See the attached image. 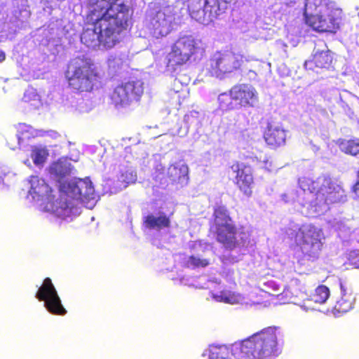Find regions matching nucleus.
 <instances>
[{"label":"nucleus","instance_id":"obj_1","mask_svg":"<svg viewBox=\"0 0 359 359\" xmlns=\"http://www.w3.org/2000/svg\"><path fill=\"white\" fill-rule=\"evenodd\" d=\"M281 337L279 327L269 326L230 346H210L208 359H231L230 354L236 359H272L280 353Z\"/></svg>","mask_w":359,"mask_h":359},{"label":"nucleus","instance_id":"obj_2","mask_svg":"<svg viewBox=\"0 0 359 359\" xmlns=\"http://www.w3.org/2000/svg\"><path fill=\"white\" fill-rule=\"evenodd\" d=\"M91 14L88 8L86 22L81 34V43L92 49L113 48L119 41L120 33L125 24L117 23V20L105 15L97 18Z\"/></svg>","mask_w":359,"mask_h":359},{"label":"nucleus","instance_id":"obj_3","mask_svg":"<svg viewBox=\"0 0 359 359\" xmlns=\"http://www.w3.org/2000/svg\"><path fill=\"white\" fill-rule=\"evenodd\" d=\"M186 13L185 4L182 1L166 6L151 3L146 12V22L154 36H165L172 29L173 25L178 23Z\"/></svg>","mask_w":359,"mask_h":359},{"label":"nucleus","instance_id":"obj_4","mask_svg":"<svg viewBox=\"0 0 359 359\" xmlns=\"http://www.w3.org/2000/svg\"><path fill=\"white\" fill-rule=\"evenodd\" d=\"M205 48V45L200 39L192 35L180 36L165 59V72L172 73L176 70L177 66L190 60H201L204 55Z\"/></svg>","mask_w":359,"mask_h":359},{"label":"nucleus","instance_id":"obj_5","mask_svg":"<svg viewBox=\"0 0 359 359\" xmlns=\"http://www.w3.org/2000/svg\"><path fill=\"white\" fill-rule=\"evenodd\" d=\"M209 233L226 250H233L240 245L236 238L237 227L227 208L223 205L214 207Z\"/></svg>","mask_w":359,"mask_h":359},{"label":"nucleus","instance_id":"obj_6","mask_svg":"<svg viewBox=\"0 0 359 359\" xmlns=\"http://www.w3.org/2000/svg\"><path fill=\"white\" fill-rule=\"evenodd\" d=\"M93 63L84 55L70 60L65 72V78L74 90H98L101 88L98 76L93 71Z\"/></svg>","mask_w":359,"mask_h":359},{"label":"nucleus","instance_id":"obj_7","mask_svg":"<svg viewBox=\"0 0 359 359\" xmlns=\"http://www.w3.org/2000/svg\"><path fill=\"white\" fill-rule=\"evenodd\" d=\"M29 182L31 184L29 191L31 195L46 198V201L43 204L45 211L50 212L62 218L69 217L72 215V205L69 201L67 198H63L62 194L58 199L55 200V196L52 194V189L43 179L32 175Z\"/></svg>","mask_w":359,"mask_h":359},{"label":"nucleus","instance_id":"obj_8","mask_svg":"<svg viewBox=\"0 0 359 359\" xmlns=\"http://www.w3.org/2000/svg\"><path fill=\"white\" fill-rule=\"evenodd\" d=\"M227 7L226 0H188L185 8L191 18L207 25L224 13Z\"/></svg>","mask_w":359,"mask_h":359},{"label":"nucleus","instance_id":"obj_9","mask_svg":"<svg viewBox=\"0 0 359 359\" xmlns=\"http://www.w3.org/2000/svg\"><path fill=\"white\" fill-rule=\"evenodd\" d=\"M127 3L128 0H90L88 8L93 17L105 15L117 20L118 23L126 25L130 17Z\"/></svg>","mask_w":359,"mask_h":359},{"label":"nucleus","instance_id":"obj_10","mask_svg":"<svg viewBox=\"0 0 359 359\" xmlns=\"http://www.w3.org/2000/svg\"><path fill=\"white\" fill-rule=\"evenodd\" d=\"M295 237L305 256L311 260L318 258L323 246L320 229L313 226L302 228L297 231Z\"/></svg>","mask_w":359,"mask_h":359},{"label":"nucleus","instance_id":"obj_11","mask_svg":"<svg viewBox=\"0 0 359 359\" xmlns=\"http://www.w3.org/2000/svg\"><path fill=\"white\" fill-rule=\"evenodd\" d=\"M36 298L44 302V306L48 312L53 315L64 316L67 310L63 306L60 297L51 279L46 278L38 291Z\"/></svg>","mask_w":359,"mask_h":359},{"label":"nucleus","instance_id":"obj_12","mask_svg":"<svg viewBox=\"0 0 359 359\" xmlns=\"http://www.w3.org/2000/svg\"><path fill=\"white\" fill-rule=\"evenodd\" d=\"M60 190L63 198H67L72 205L73 204L70 198L83 201L93 198L94 187L92 182L88 179H79L76 181L64 182L60 185Z\"/></svg>","mask_w":359,"mask_h":359},{"label":"nucleus","instance_id":"obj_13","mask_svg":"<svg viewBox=\"0 0 359 359\" xmlns=\"http://www.w3.org/2000/svg\"><path fill=\"white\" fill-rule=\"evenodd\" d=\"M341 11L338 8L305 17L306 24L318 32H335L339 28Z\"/></svg>","mask_w":359,"mask_h":359},{"label":"nucleus","instance_id":"obj_14","mask_svg":"<svg viewBox=\"0 0 359 359\" xmlns=\"http://www.w3.org/2000/svg\"><path fill=\"white\" fill-rule=\"evenodd\" d=\"M241 65V60L238 55L232 53H217L210 60V72L212 75L223 79L225 75L238 69Z\"/></svg>","mask_w":359,"mask_h":359},{"label":"nucleus","instance_id":"obj_15","mask_svg":"<svg viewBox=\"0 0 359 359\" xmlns=\"http://www.w3.org/2000/svg\"><path fill=\"white\" fill-rule=\"evenodd\" d=\"M231 168L236 174L234 183L239 190L246 196L250 197L252 194L254 177L250 165L238 161L234 162Z\"/></svg>","mask_w":359,"mask_h":359},{"label":"nucleus","instance_id":"obj_16","mask_svg":"<svg viewBox=\"0 0 359 359\" xmlns=\"http://www.w3.org/2000/svg\"><path fill=\"white\" fill-rule=\"evenodd\" d=\"M340 297L336 302L333 311L335 313L343 314L353 308L355 302V294L351 282L347 279L340 278L339 280Z\"/></svg>","mask_w":359,"mask_h":359},{"label":"nucleus","instance_id":"obj_17","mask_svg":"<svg viewBox=\"0 0 359 359\" xmlns=\"http://www.w3.org/2000/svg\"><path fill=\"white\" fill-rule=\"evenodd\" d=\"M333 57L331 52L323 42H320L315 46L312 59L304 62L306 69L315 71L316 69H330L332 65Z\"/></svg>","mask_w":359,"mask_h":359},{"label":"nucleus","instance_id":"obj_18","mask_svg":"<svg viewBox=\"0 0 359 359\" xmlns=\"http://www.w3.org/2000/svg\"><path fill=\"white\" fill-rule=\"evenodd\" d=\"M287 130L281 123H275L271 121L267 123L263 133V138L266 145L271 149H276L285 145Z\"/></svg>","mask_w":359,"mask_h":359},{"label":"nucleus","instance_id":"obj_19","mask_svg":"<svg viewBox=\"0 0 359 359\" xmlns=\"http://www.w3.org/2000/svg\"><path fill=\"white\" fill-rule=\"evenodd\" d=\"M341 187L332 183L330 181H326L325 184L317 191L316 203L320 205L324 203H332L338 199Z\"/></svg>","mask_w":359,"mask_h":359},{"label":"nucleus","instance_id":"obj_20","mask_svg":"<svg viewBox=\"0 0 359 359\" xmlns=\"http://www.w3.org/2000/svg\"><path fill=\"white\" fill-rule=\"evenodd\" d=\"M335 4L330 0H306L304 16L323 13L334 9Z\"/></svg>","mask_w":359,"mask_h":359},{"label":"nucleus","instance_id":"obj_21","mask_svg":"<svg viewBox=\"0 0 359 359\" xmlns=\"http://www.w3.org/2000/svg\"><path fill=\"white\" fill-rule=\"evenodd\" d=\"M143 225L147 229L160 231L170 228L171 220L170 217L164 212H161L157 216L149 214L144 217Z\"/></svg>","mask_w":359,"mask_h":359},{"label":"nucleus","instance_id":"obj_22","mask_svg":"<svg viewBox=\"0 0 359 359\" xmlns=\"http://www.w3.org/2000/svg\"><path fill=\"white\" fill-rule=\"evenodd\" d=\"M223 97H230L238 100V103L241 106H252L256 100L254 91H229L219 95V98Z\"/></svg>","mask_w":359,"mask_h":359},{"label":"nucleus","instance_id":"obj_23","mask_svg":"<svg viewBox=\"0 0 359 359\" xmlns=\"http://www.w3.org/2000/svg\"><path fill=\"white\" fill-rule=\"evenodd\" d=\"M168 176L172 184L183 185L188 181V168L184 165H172L168 168Z\"/></svg>","mask_w":359,"mask_h":359},{"label":"nucleus","instance_id":"obj_24","mask_svg":"<svg viewBox=\"0 0 359 359\" xmlns=\"http://www.w3.org/2000/svg\"><path fill=\"white\" fill-rule=\"evenodd\" d=\"M337 144L340 150L348 155L355 156L359 154V139H339Z\"/></svg>","mask_w":359,"mask_h":359},{"label":"nucleus","instance_id":"obj_25","mask_svg":"<svg viewBox=\"0 0 359 359\" xmlns=\"http://www.w3.org/2000/svg\"><path fill=\"white\" fill-rule=\"evenodd\" d=\"M43 35L46 41L45 44L48 46H57L60 44V29L55 25H50L44 29Z\"/></svg>","mask_w":359,"mask_h":359},{"label":"nucleus","instance_id":"obj_26","mask_svg":"<svg viewBox=\"0 0 359 359\" xmlns=\"http://www.w3.org/2000/svg\"><path fill=\"white\" fill-rule=\"evenodd\" d=\"M329 296V288L325 285H321L315 290L314 293L311 295V300L315 303L323 304L328 299Z\"/></svg>","mask_w":359,"mask_h":359},{"label":"nucleus","instance_id":"obj_27","mask_svg":"<svg viewBox=\"0 0 359 359\" xmlns=\"http://www.w3.org/2000/svg\"><path fill=\"white\" fill-rule=\"evenodd\" d=\"M111 99L114 105H125L130 102L128 91H113Z\"/></svg>","mask_w":359,"mask_h":359},{"label":"nucleus","instance_id":"obj_28","mask_svg":"<svg viewBox=\"0 0 359 359\" xmlns=\"http://www.w3.org/2000/svg\"><path fill=\"white\" fill-rule=\"evenodd\" d=\"M48 153L46 149L42 148H36L32 151V159L33 163L38 165L43 164L46 160Z\"/></svg>","mask_w":359,"mask_h":359},{"label":"nucleus","instance_id":"obj_29","mask_svg":"<svg viewBox=\"0 0 359 359\" xmlns=\"http://www.w3.org/2000/svg\"><path fill=\"white\" fill-rule=\"evenodd\" d=\"M145 85L142 80L137 78H131L128 81L122 83L121 88L126 90H140L144 89L146 87Z\"/></svg>","mask_w":359,"mask_h":359},{"label":"nucleus","instance_id":"obj_30","mask_svg":"<svg viewBox=\"0 0 359 359\" xmlns=\"http://www.w3.org/2000/svg\"><path fill=\"white\" fill-rule=\"evenodd\" d=\"M123 61L120 57L110 56L108 59L109 72L115 76L121 69Z\"/></svg>","mask_w":359,"mask_h":359},{"label":"nucleus","instance_id":"obj_31","mask_svg":"<svg viewBox=\"0 0 359 359\" xmlns=\"http://www.w3.org/2000/svg\"><path fill=\"white\" fill-rule=\"evenodd\" d=\"M214 299L220 302L233 304L236 301V297L234 293L229 291L223 290L219 294L213 295Z\"/></svg>","mask_w":359,"mask_h":359},{"label":"nucleus","instance_id":"obj_32","mask_svg":"<svg viewBox=\"0 0 359 359\" xmlns=\"http://www.w3.org/2000/svg\"><path fill=\"white\" fill-rule=\"evenodd\" d=\"M210 264V261L208 259H201L196 256L191 255L189 257L188 265L193 268L206 267Z\"/></svg>","mask_w":359,"mask_h":359},{"label":"nucleus","instance_id":"obj_33","mask_svg":"<svg viewBox=\"0 0 359 359\" xmlns=\"http://www.w3.org/2000/svg\"><path fill=\"white\" fill-rule=\"evenodd\" d=\"M348 260L350 265L359 268V250H352L348 253Z\"/></svg>","mask_w":359,"mask_h":359},{"label":"nucleus","instance_id":"obj_34","mask_svg":"<svg viewBox=\"0 0 359 359\" xmlns=\"http://www.w3.org/2000/svg\"><path fill=\"white\" fill-rule=\"evenodd\" d=\"M251 88H255L254 87H252V86H249L248 84H245V83H243V84H240L239 85V87H238V89L239 90H250Z\"/></svg>","mask_w":359,"mask_h":359},{"label":"nucleus","instance_id":"obj_35","mask_svg":"<svg viewBox=\"0 0 359 359\" xmlns=\"http://www.w3.org/2000/svg\"><path fill=\"white\" fill-rule=\"evenodd\" d=\"M6 59V54L5 53L0 50V62H2L3 61H4Z\"/></svg>","mask_w":359,"mask_h":359},{"label":"nucleus","instance_id":"obj_36","mask_svg":"<svg viewBox=\"0 0 359 359\" xmlns=\"http://www.w3.org/2000/svg\"><path fill=\"white\" fill-rule=\"evenodd\" d=\"M248 75L250 79H255L257 76L256 73L254 71H249Z\"/></svg>","mask_w":359,"mask_h":359},{"label":"nucleus","instance_id":"obj_37","mask_svg":"<svg viewBox=\"0 0 359 359\" xmlns=\"http://www.w3.org/2000/svg\"><path fill=\"white\" fill-rule=\"evenodd\" d=\"M292 46H297V42L294 41V42H292Z\"/></svg>","mask_w":359,"mask_h":359},{"label":"nucleus","instance_id":"obj_38","mask_svg":"<svg viewBox=\"0 0 359 359\" xmlns=\"http://www.w3.org/2000/svg\"><path fill=\"white\" fill-rule=\"evenodd\" d=\"M237 88H238L237 86H235L233 88H231V90H236Z\"/></svg>","mask_w":359,"mask_h":359}]
</instances>
